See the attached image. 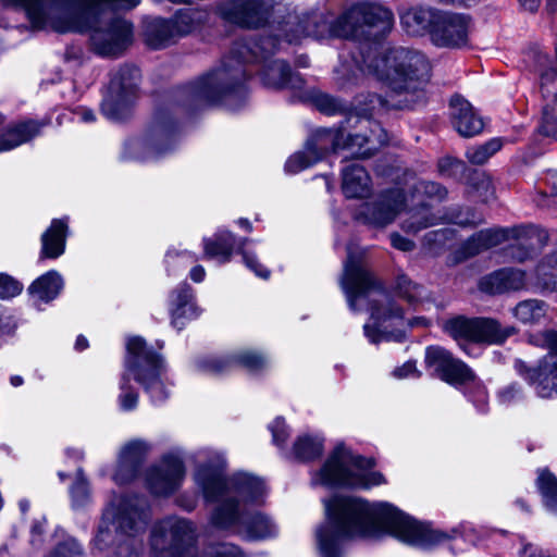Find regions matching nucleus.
Returning <instances> with one entry per match:
<instances>
[{
  "instance_id": "8fccbe9b",
  "label": "nucleus",
  "mask_w": 557,
  "mask_h": 557,
  "mask_svg": "<svg viewBox=\"0 0 557 557\" xmlns=\"http://www.w3.org/2000/svg\"><path fill=\"white\" fill-rule=\"evenodd\" d=\"M438 171L443 176L459 178L466 171L463 161L446 157L438 161Z\"/></svg>"
},
{
  "instance_id": "f03ea898",
  "label": "nucleus",
  "mask_w": 557,
  "mask_h": 557,
  "mask_svg": "<svg viewBox=\"0 0 557 557\" xmlns=\"http://www.w3.org/2000/svg\"><path fill=\"white\" fill-rule=\"evenodd\" d=\"M326 521L317 530L321 557H341V542L360 536L373 537L388 533L399 541L423 548L446 539L388 503L370 504L361 498L335 496L324 502Z\"/></svg>"
},
{
  "instance_id": "052dcab7",
  "label": "nucleus",
  "mask_w": 557,
  "mask_h": 557,
  "mask_svg": "<svg viewBox=\"0 0 557 557\" xmlns=\"http://www.w3.org/2000/svg\"><path fill=\"white\" fill-rule=\"evenodd\" d=\"M515 369L520 375L524 376L525 380H528L531 384H534L536 386L539 368L529 369L523 361L517 360L515 362Z\"/></svg>"
},
{
  "instance_id": "e2e57ef3",
  "label": "nucleus",
  "mask_w": 557,
  "mask_h": 557,
  "mask_svg": "<svg viewBox=\"0 0 557 557\" xmlns=\"http://www.w3.org/2000/svg\"><path fill=\"white\" fill-rule=\"evenodd\" d=\"M391 244L394 248L401 251H411L414 248V243L399 235L398 233L391 234Z\"/></svg>"
},
{
  "instance_id": "603ef678",
  "label": "nucleus",
  "mask_w": 557,
  "mask_h": 557,
  "mask_svg": "<svg viewBox=\"0 0 557 557\" xmlns=\"http://www.w3.org/2000/svg\"><path fill=\"white\" fill-rule=\"evenodd\" d=\"M22 290V283L5 273H0V299L13 298L20 295Z\"/></svg>"
},
{
  "instance_id": "a18cd8bd",
  "label": "nucleus",
  "mask_w": 557,
  "mask_h": 557,
  "mask_svg": "<svg viewBox=\"0 0 557 557\" xmlns=\"http://www.w3.org/2000/svg\"><path fill=\"white\" fill-rule=\"evenodd\" d=\"M529 230V232L521 238L517 239L518 243L511 245L508 248V255L518 262H523L531 258L534 252V248L532 244L524 243L523 240H529L532 238V235L534 234V230L531 226H524Z\"/></svg>"
},
{
  "instance_id": "a19ab883",
  "label": "nucleus",
  "mask_w": 557,
  "mask_h": 557,
  "mask_svg": "<svg viewBox=\"0 0 557 557\" xmlns=\"http://www.w3.org/2000/svg\"><path fill=\"white\" fill-rule=\"evenodd\" d=\"M189 21L190 16L188 13H180L170 21L153 17L150 23L156 28V33L153 35H174V32H176L177 35H183L185 30L181 29L180 26L187 24Z\"/></svg>"
},
{
  "instance_id": "7ed1b4c3",
  "label": "nucleus",
  "mask_w": 557,
  "mask_h": 557,
  "mask_svg": "<svg viewBox=\"0 0 557 557\" xmlns=\"http://www.w3.org/2000/svg\"><path fill=\"white\" fill-rule=\"evenodd\" d=\"M2 5L22 14L24 22L5 25L7 30L33 33L101 32L110 20V35H131L133 24L123 17H111L115 10L135 8L139 0H0Z\"/></svg>"
},
{
  "instance_id": "338daca9",
  "label": "nucleus",
  "mask_w": 557,
  "mask_h": 557,
  "mask_svg": "<svg viewBox=\"0 0 557 557\" xmlns=\"http://www.w3.org/2000/svg\"><path fill=\"white\" fill-rule=\"evenodd\" d=\"M158 128L160 137L172 140L174 134V126L172 122H165L162 121L161 117H158Z\"/></svg>"
},
{
  "instance_id": "3c124183",
  "label": "nucleus",
  "mask_w": 557,
  "mask_h": 557,
  "mask_svg": "<svg viewBox=\"0 0 557 557\" xmlns=\"http://www.w3.org/2000/svg\"><path fill=\"white\" fill-rule=\"evenodd\" d=\"M83 548L74 539H69L58 544L47 557H81Z\"/></svg>"
},
{
  "instance_id": "f257e3e1",
  "label": "nucleus",
  "mask_w": 557,
  "mask_h": 557,
  "mask_svg": "<svg viewBox=\"0 0 557 557\" xmlns=\"http://www.w3.org/2000/svg\"><path fill=\"white\" fill-rule=\"evenodd\" d=\"M283 42L292 45L293 41L289 37H240L216 69L181 87L177 98L190 107L221 103L236 110L247 95L250 71L246 65L251 63L262 64L259 75L265 87L302 89L304 78L293 73L287 62L271 59Z\"/></svg>"
},
{
  "instance_id": "de8ad7c7",
  "label": "nucleus",
  "mask_w": 557,
  "mask_h": 557,
  "mask_svg": "<svg viewBox=\"0 0 557 557\" xmlns=\"http://www.w3.org/2000/svg\"><path fill=\"white\" fill-rule=\"evenodd\" d=\"M71 496L73 506L76 508L83 507L89 502V486L88 482L83 476L82 470H78L77 479L71 487Z\"/></svg>"
},
{
  "instance_id": "9d476101",
  "label": "nucleus",
  "mask_w": 557,
  "mask_h": 557,
  "mask_svg": "<svg viewBox=\"0 0 557 557\" xmlns=\"http://www.w3.org/2000/svg\"><path fill=\"white\" fill-rule=\"evenodd\" d=\"M125 368L138 382L154 404L168 398L166 388L161 380L164 361L161 355L154 352L143 337L134 336L127 341Z\"/></svg>"
},
{
  "instance_id": "ddd939ff",
  "label": "nucleus",
  "mask_w": 557,
  "mask_h": 557,
  "mask_svg": "<svg viewBox=\"0 0 557 557\" xmlns=\"http://www.w3.org/2000/svg\"><path fill=\"white\" fill-rule=\"evenodd\" d=\"M394 15L387 8L371 2H359L346 10L335 22L332 35H356L364 26L376 34H388L393 30Z\"/></svg>"
},
{
  "instance_id": "39448f33",
  "label": "nucleus",
  "mask_w": 557,
  "mask_h": 557,
  "mask_svg": "<svg viewBox=\"0 0 557 557\" xmlns=\"http://www.w3.org/2000/svg\"><path fill=\"white\" fill-rule=\"evenodd\" d=\"M341 286L351 311H361L363 308L360 302L367 300V309L376 324L375 327L369 324L363 326L364 335L371 343L404 341L405 329L409 323L405 320L401 307L380 288L372 274L350 252L344 265Z\"/></svg>"
},
{
  "instance_id": "dca6fc26",
  "label": "nucleus",
  "mask_w": 557,
  "mask_h": 557,
  "mask_svg": "<svg viewBox=\"0 0 557 557\" xmlns=\"http://www.w3.org/2000/svg\"><path fill=\"white\" fill-rule=\"evenodd\" d=\"M404 205V193L400 189H392L372 201L362 203L357 212V219L373 227H384L396 219Z\"/></svg>"
},
{
  "instance_id": "f704fd0d",
  "label": "nucleus",
  "mask_w": 557,
  "mask_h": 557,
  "mask_svg": "<svg viewBox=\"0 0 557 557\" xmlns=\"http://www.w3.org/2000/svg\"><path fill=\"white\" fill-rule=\"evenodd\" d=\"M535 392L542 398L557 396V360L554 357L546 358L540 363Z\"/></svg>"
},
{
  "instance_id": "a211bd4d",
  "label": "nucleus",
  "mask_w": 557,
  "mask_h": 557,
  "mask_svg": "<svg viewBox=\"0 0 557 557\" xmlns=\"http://www.w3.org/2000/svg\"><path fill=\"white\" fill-rule=\"evenodd\" d=\"M540 89L545 100L540 132L557 138V70L547 69L541 73Z\"/></svg>"
},
{
  "instance_id": "5fc2aeb1",
  "label": "nucleus",
  "mask_w": 557,
  "mask_h": 557,
  "mask_svg": "<svg viewBox=\"0 0 557 557\" xmlns=\"http://www.w3.org/2000/svg\"><path fill=\"white\" fill-rule=\"evenodd\" d=\"M416 190L424 194L428 198L443 200L447 190L441 184L435 182L421 181L417 183Z\"/></svg>"
},
{
  "instance_id": "423d86ee",
  "label": "nucleus",
  "mask_w": 557,
  "mask_h": 557,
  "mask_svg": "<svg viewBox=\"0 0 557 557\" xmlns=\"http://www.w3.org/2000/svg\"><path fill=\"white\" fill-rule=\"evenodd\" d=\"M150 513L144 497L114 496L103 509L92 544L98 550L112 549L117 557L137 553L136 537L144 533Z\"/></svg>"
},
{
  "instance_id": "4468645a",
  "label": "nucleus",
  "mask_w": 557,
  "mask_h": 557,
  "mask_svg": "<svg viewBox=\"0 0 557 557\" xmlns=\"http://www.w3.org/2000/svg\"><path fill=\"white\" fill-rule=\"evenodd\" d=\"M274 5L275 0H228L221 5L220 13L228 23L259 29L270 23Z\"/></svg>"
},
{
  "instance_id": "69168bd1",
  "label": "nucleus",
  "mask_w": 557,
  "mask_h": 557,
  "mask_svg": "<svg viewBox=\"0 0 557 557\" xmlns=\"http://www.w3.org/2000/svg\"><path fill=\"white\" fill-rule=\"evenodd\" d=\"M482 222L481 216H476L472 211L468 210L466 216L458 214L454 219V223L461 226H475Z\"/></svg>"
},
{
  "instance_id": "09e8293b",
  "label": "nucleus",
  "mask_w": 557,
  "mask_h": 557,
  "mask_svg": "<svg viewBox=\"0 0 557 557\" xmlns=\"http://www.w3.org/2000/svg\"><path fill=\"white\" fill-rule=\"evenodd\" d=\"M247 242H249V239L244 238L243 240H240L239 246H238V249H239L240 253L243 255V259H244L246 267L248 269H250L257 276L264 278V280L269 278L270 271L258 261L255 253L245 249V245Z\"/></svg>"
},
{
  "instance_id": "37998d69",
  "label": "nucleus",
  "mask_w": 557,
  "mask_h": 557,
  "mask_svg": "<svg viewBox=\"0 0 557 557\" xmlns=\"http://www.w3.org/2000/svg\"><path fill=\"white\" fill-rule=\"evenodd\" d=\"M436 224V218L431 214L426 208L412 213L407 220L403 222V228L406 232L417 233L423 228Z\"/></svg>"
},
{
  "instance_id": "2f4dec72",
  "label": "nucleus",
  "mask_w": 557,
  "mask_h": 557,
  "mask_svg": "<svg viewBox=\"0 0 557 557\" xmlns=\"http://www.w3.org/2000/svg\"><path fill=\"white\" fill-rule=\"evenodd\" d=\"M436 25V34L442 35H467L474 30L473 21L466 13L440 10Z\"/></svg>"
},
{
  "instance_id": "aec40b11",
  "label": "nucleus",
  "mask_w": 557,
  "mask_h": 557,
  "mask_svg": "<svg viewBox=\"0 0 557 557\" xmlns=\"http://www.w3.org/2000/svg\"><path fill=\"white\" fill-rule=\"evenodd\" d=\"M529 232L525 227L487 228L472 235L463 245L465 257H473L481 251L498 246L507 239H519Z\"/></svg>"
},
{
  "instance_id": "20e7f679",
  "label": "nucleus",
  "mask_w": 557,
  "mask_h": 557,
  "mask_svg": "<svg viewBox=\"0 0 557 557\" xmlns=\"http://www.w3.org/2000/svg\"><path fill=\"white\" fill-rule=\"evenodd\" d=\"M345 47L351 52V64L347 60L336 70L350 82L356 70L372 75L397 94L413 92L428 84L432 64L425 54L409 48H387L381 37H345Z\"/></svg>"
},
{
  "instance_id": "4d7b16f0",
  "label": "nucleus",
  "mask_w": 557,
  "mask_h": 557,
  "mask_svg": "<svg viewBox=\"0 0 557 557\" xmlns=\"http://www.w3.org/2000/svg\"><path fill=\"white\" fill-rule=\"evenodd\" d=\"M273 443L277 446H283L288 437L287 426L283 418H276L270 424Z\"/></svg>"
},
{
  "instance_id": "ea45409f",
  "label": "nucleus",
  "mask_w": 557,
  "mask_h": 557,
  "mask_svg": "<svg viewBox=\"0 0 557 557\" xmlns=\"http://www.w3.org/2000/svg\"><path fill=\"white\" fill-rule=\"evenodd\" d=\"M537 487L543 497V502L545 506L557 512V479L556 476L548 472L543 471L539 474L537 478Z\"/></svg>"
},
{
  "instance_id": "bb28decb",
  "label": "nucleus",
  "mask_w": 557,
  "mask_h": 557,
  "mask_svg": "<svg viewBox=\"0 0 557 557\" xmlns=\"http://www.w3.org/2000/svg\"><path fill=\"white\" fill-rule=\"evenodd\" d=\"M438 12L440 10L434 8H410L400 14V22L408 33L436 35Z\"/></svg>"
},
{
  "instance_id": "cd10ccee",
  "label": "nucleus",
  "mask_w": 557,
  "mask_h": 557,
  "mask_svg": "<svg viewBox=\"0 0 557 557\" xmlns=\"http://www.w3.org/2000/svg\"><path fill=\"white\" fill-rule=\"evenodd\" d=\"M172 325L178 330L183 329V319L197 317V307L194 302L193 288L184 283L180 285L171 296Z\"/></svg>"
},
{
  "instance_id": "774afa93",
  "label": "nucleus",
  "mask_w": 557,
  "mask_h": 557,
  "mask_svg": "<svg viewBox=\"0 0 557 557\" xmlns=\"http://www.w3.org/2000/svg\"><path fill=\"white\" fill-rule=\"evenodd\" d=\"M416 370H417L416 363L412 361H408L403 367L396 368L393 372V375L398 379H403V377H407L410 374L414 373Z\"/></svg>"
},
{
  "instance_id": "c85d7f7f",
  "label": "nucleus",
  "mask_w": 557,
  "mask_h": 557,
  "mask_svg": "<svg viewBox=\"0 0 557 557\" xmlns=\"http://www.w3.org/2000/svg\"><path fill=\"white\" fill-rule=\"evenodd\" d=\"M63 286L62 276L57 271H48L29 285L28 294L34 304H48L60 295Z\"/></svg>"
},
{
  "instance_id": "f8f14e48",
  "label": "nucleus",
  "mask_w": 557,
  "mask_h": 557,
  "mask_svg": "<svg viewBox=\"0 0 557 557\" xmlns=\"http://www.w3.org/2000/svg\"><path fill=\"white\" fill-rule=\"evenodd\" d=\"M140 71L134 65H122L112 76L101 111L112 121H123L129 115L131 107L139 90Z\"/></svg>"
},
{
  "instance_id": "bf43d9fd",
  "label": "nucleus",
  "mask_w": 557,
  "mask_h": 557,
  "mask_svg": "<svg viewBox=\"0 0 557 557\" xmlns=\"http://www.w3.org/2000/svg\"><path fill=\"white\" fill-rule=\"evenodd\" d=\"M175 37H144L145 46L150 50H161L176 44Z\"/></svg>"
},
{
  "instance_id": "0e129e2a",
  "label": "nucleus",
  "mask_w": 557,
  "mask_h": 557,
  "mask_svg": "<svg viewBox=\"0 0 557 557\" xmlns=\"http://www.w3.org/2000/svg\"><path fill=\"white\" fill-rule=\"evenodd\" d=\"M85 58V53L83 49L78 46L71 45L66 48L64 52V61L65 62H74L76 64H81Z\"/></svg>"
},
{
  "instance_id": "6ab92c4d",
  "label": "nucleus",
  "mask_w": 557,
  "mask_h": 557,
  "mask_svg": "<svg viewBox=\"0 0 557 557\" xmlns=\"http://www.w3.org/2000/svg\"><path fill=\"white\" fill-rule=\"evenodd\" d=\"M264 356L252 350H243L231 357H211L199 362V367L210 374H222L231 371L234 367L240 366L249 372H257L267 366Z\"/></svg>"
},
{
  "instance_id": "b1692460",
  "label": "nucleus",
  "mask_w": 557,
  "mask_h": 557,
  "mask_svg": "<svg viewBox=\"0 0 557 557\" xmlns=\"http://www.w3.org/2000/svg\"><path fill=\"white\" fill-rule=\"evenodd\" d=\"M369 136L363 134H345L343 139V149L351 151L356 158H370L379 147L387 143L386 132L375 124Z\"/></svg>"
},
{
  "instance_id": "4c0bfd02",
  "label": "nucleus",
  "mask_w": 557,
  "mask_h": 557,
  "mask_svg": "<svg viewBox=\"0 0 557 557\" xmlns=\"http://www.w3.org/2000/svg\"><path fill=\"white\" fill-rule=\"evenodd\" d=\"M294 455L299 460H312L323 451L322 440L308 435L299 436L293 446Z\"/></svg>"
},
{
  "instance_id": "c756f323",
  "label": "nucleus",
  "mask_w": 557,
  "mask_h": 557,
  "mask_svg": "<svg viewBox=\"0 0 557 557\" xmlns=\"http://www.w3.org/2000/svg\"><path fill=\"white\" fill-rule=\"evenodd\" d=\"M343 193L347 198H361L370 191V176L363 166L350 164L343 169Z\"/></svg>"
},
{
  "instance_id": "864d4df0",
  "label": "nucleus",
  "mask_w": 557,
  "mask_h": 557,
  "mask_svg": "<svg viewBox=\"0 0 557 557\" xmlns=\"http://www.w3.org/2000/svg\"><path fill=\"white\" fill-rule=\"evenodd\" d=\"M198 260L196 253L190 251H174L169 250L165 256V262L168 265V271H171V268L175 265L186 267L187 264H191Z\"/></svg>"
},
{
  "instance_id": "7c9ffc66",
  "label": "nucleus",
  "mask_w": 557,
  "mask_h": 557,
  "mask_svg": "<svg viewBox=\"0 0 557 557\" xmlns=\"http://www.w3.org/2000/svg\"><path fill=\"white\" fill-rule=\"evenodd\" d=\"M344 131L321 128L315 131L307 140V150L318 152L321 159L330 151L343 149Z\"/></svg>"
},
{
  "instance_id": "473e14b6",
  "label": "nucleus",
  "mask_w": 557,
  "mask_h": 557,
  "mask_svg": "<svg viewBox=\"0 0 557 557\" xmlns=\"http://www.w3.org/2000/svg\"><path fill=\"white\" fill-rule=\"evenodd\" d=\"M132 37H89V49L100 58H120L132 46Z\"/></svg>"
},
{
  "instance_id": "0eeeda50",
  "label": "nucleus",
  "mask_w": 557,
  "mask_h": 557,
  "mask_svg": "<svg viewBox=\"0 0 557 557\" xmlns=\"http://www.w3.org/2000/svg\"><path fill=\"white\" fill-rule=\"evenodd\" d=\"M225 468L226 460L222 454L210 453L207 459L199 455V465L194 476L207 503L232 502L240 509H248V504L262 499L265 484L260 478L246 472H237L225 478Z\"/></svg>"
},
{
  "instance_id": "c9c22d12",
  "label": "nucleus",
  "mask_w": 557,
  "mask_h": 557,
  "mask_svg": "<svg viewBox=\"0 0 557 557\" xmlns=\"http://www.w3.org/2000/svg\"><path fill=\"white\" fill-rule=\"evenodd\" d=\"M548 305L539 299L520 301L512 310L513 315L524 324L542 323L547 315Z\"/></svg>"
},
{
  "instance_id": "393cba45",
  "label": "nucleus",
  "mask_w": 557,
  "mask_h": 557,
  "mask_svg": "<svg viewBox=\"0 0 557 557\" xmlns=\"http://www.w3.org/2000/svg\"><path fill=\"white\" fill-rule=\"evenodd\" d=\"M49 123V120H27L11 125L4 133L0 134V152L14 149L32 140Z\"/></svg>"
},
{
  "instance_id": "e433bc0d",
  "label": "nucleus",
  "mask_w": 557,
  "mask_h": 557,
  "mask_svg": "<svg viewBox=\"0 0 557 557\" xmlns=\"http://www.w3.org/2000/svg\"><path fill=\"white\" fill-rule=\"evenodd\" d=\"M395 290L398 296L410 305H418L424 298V287L413 282L409 276L398 274L395 282Z\"/></svg>"
},
{
  "instance_id": "72a5a7b5",
  "label": "nucleus",
  "mask_w": 557,
  "mask_h": 557,
  "mask_svg": "<svg viewBox=\"0 0 557 557\" xmlns=\"http://www.w3.org/2000/svg\"><path fill=\"white\" fill-rule=\"evenodd\" d=\"M235 246V236L228 231H221L212 238L203 239L205 257L227 262Z\"/></svg>"
},
{
  "instance_id": "13d9d810",
  "label": "nucleus",
  "mask_w": 557,
  "mask_h": 557,
  "mask_svg": "<svg viewBox=\"0 0 557 557\" xmlns=\"http://www.w3.org/2000/svg\"><path fill=\"white\" fill-rule=\"evenodd\" d=\"M522 398L521 388L512 383L498 392V399L504 405L513 404Z\"/></svg>"
},
{
  "instance_id": "79ce46f5",
  "label": "nucleus",
  "mask_w": 557,
  "mask_h": 557,
  "mask_svg": "<svg viewBox=\"0 0 557 557\" xmlns=\"http://www.w3.org/2000/svg\"><path fill=\"white\" fill-rule=\"evenodd\" d=\"M131 376L132 374L125 368V373L120 382L121 393L117 397L119 406L123 411H132L138 404V393L129 385Z\"/></svg>"
},
{
  "instance_id": "9b49d317",
  "label": "nucleus",
  "mask_w": 557,
  "mask_h": 557,
  "mask_svg": "<svg viewBox=\"0 0 557 557\" xmlns=\"http://www.w3.org/2000/svg\"><path fill=\"white\" fill-rule=\"evenodd\" d=\"M443 331L453 337L462 349V343L503 344L516 331L515 327H502L491 318H467L457 315L443 324Z\"/></svg>"
},
{
  "instance_id": "5701e85b",
  "label": "nucleus",
  "mask_w": 557,
  "mask_h": 557,
  "mask_svg": "<svg viewBox=\"0 0 557 557\" xmlns=\"http://www.w3.org/2000/svg\"><path fill=\"white\" fill-rule=\"evenodd\" d=\"M146 453L145 442L133 441L126 444L121 450L113 480L117 484H125L134 479Z\"/></svg>"
},
{
  "instance_id": "f3484780",
  "label": "nucleus",
  "mask_w": 557,
  "mask_h": 557,
  "mask_svg": "<svg viewBox=\"0 0 557 557\" xmlns=\"http://www.w3.org/2000/svg\"><path fill=\"white\" fill-rule=\"evenodd\" d=\"M185 475L182 459L177 456H165L160 463L151 467L146 473V485L151 494L166 496L175 492Z\"/></svg>"
},
{
  "instance_id": "58836bf2",
  "label": "nucleus",
  "mask_w": 557,
  "mask_h": 557,
  "mask_svg": "<svg viewBox=\"0 0 557 557\" xmlns=\"http://www.w3.org/2000/svg\"><path fill=\"white\" fill-rule=\"evenodd\" d=\"M503 147V140L500 138H492L488 141L469 147L466 151V158L468 161L475 165H482Z\"/></svg>"
},
{
  "instance_id": "6e6552de",
  "label": "nucleus",
  "mask_w": 557,
  "mask_h": 557,
  "mask_svg": "<svg viewBox=\"0 0 557 557\" xmlns=\"http://www.w3.org/2000/svg\"><path fill=\"white\" fill-rule=\"evenodd\" d=\"M373 467L372 459L355 455L344 444H338L312 482L329 487L369 490L385 483L382 473L370 471Z\"/></svg>"
},
{
  "instance_id": "6e6d98bb",
  "label": "nucleus",
  "mask_w": 557,
  "mask_h": 557,
  "mask_svg": "<svg viewBox=\"0 0 557 557\" xmlns=\"http://www.w3.org/2000/svg\"><path fill=\"white\" fill-rule=\"evenodd\" d=\"M431 42L437 48L465 49L470 47L469 37H431Z\"/></svg>"
},
{
  "instance_id": "680f3d73",
  "label": "nucleus",
  "mask_w": 557,
  "mask_h": 557,
  "mask_svg": "<svg viewBox=\"0 0 557 557\" xmlns=\"http://www.w3.org/2000/svg\"><path fill=\"white\" fill-rule=\"evenodd\" d=\"M16 330L14 319L9 314H0V338L13 335Z\"/></svg>"
},
{
  "instance_id": "412c9836",
  "label": "nucleus",
  "mask_w": 557,
  "mask_h": 557,
  "mask_svg": "<svg viewBox=\"0 0 557 557\" xmlns=\"http://www.w3.org/2000/svg\"><path fill=\"white\" fill-rule=\"evenodd\" d=\"M525 287V273L513 268H504L483 276L479 282L480 290L487 294H504Z\"/></svg>"
},
{
  "instance_id": "49530a36",
  "label": "nucleus",
  "mask_w": 557,
  "mask_h": 557,
  "mask_svg": "<svg viewBox=\"0 0 557 557\" xmlns=\"http://www.w3.org/2000/svg\"><path fill=\"white\" fill-rule=\"evenodd\" d=\"M314 104L319 109V111L327 115L344 112L347 109L346 102L326 94L315 95Z\"/></svg>"
},
{
  "instance_id": "2eb2a0df",
  "label": "nucleus",
  "mask_w": 557,
  "mask_h": 557,
  "mask_svg": "<svg viewBox=\"0 0 557 557\" xmlns=\"http://www.w3.org/2000/svg\"><path fill=\"white\" fill-rule=\"evenodd\" d=\"M424 362L437 377L451 385L465 384L475 379L474 372L463 361L441 346L428 347Z\"/></svg>"
},
{
  "instance_id": "c03bdc74",
  "label": "nucleus",
  "mask_w": 557,
  "mask_h": 557,
  "mask_svg": "<svg viewBox=\"0 0 557 557\" xmlns=\"http://www.w3.org/2000/svg\"><path fill=\"white\" fill-rule=\"evenodd\" d=\"M321 160V156L318 152L311 153L307 150V146L304 151L296 152L285 163V170L289 173H298L318 161Z\"/></svg>"
},
{
  "instance_id": "4be33fe9",
  "label": "nucleus",
  "mask_w": 557,
  "mask_h": 557,
  "mask_svg": "<svg viewBox=\"0 0 557 557\" xmlns=\"http://www.w3.org/2000/svg\"><path fill=\"white\" fill-rule=\"evenodd\" d=\"M449 107L451 123L461 136L472 137L482 132L483 121L468 100L460 96H454Z\"/></svg>"
},
{
  "instance_id": "a878e982",
  "label": "nucleus",
  "mask_w": 557,
  "mask_h": 557,
  "mask_svg": "<svg viewBox=\"0 0 557 557\" xmlns=\"http://www.w3.org/2000/svg\"><path fill=\"white\" fill-rule=\"evenodd\" d=\"M66 219H54L41 235L39 260L57 259L64 253L67 237Z\"/></svg>"
},
{
  "instance_id": "1a4fd4ad",
  "label": "nucleus",
  "mask_w": 557,
  "mask_h": 557,
  "mask_svg": "<svg viewBox=\"0 0 557 557\" xmlns=\"http://www.w3.org/2000/svg\"><path fill=\"white\" fill-rule=\"evenodd\" d=\"M210 524L222 531L236 534L246 541H264L277 535L273 520L261 511L240 509L236 504H218L211 511Z\"/></svg>"
}]
</instances>
